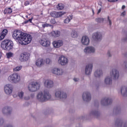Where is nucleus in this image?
<instances>
[{"label":"nucleus","instance_id":"nucleus-7","mask_svg":"<svg viewBox=\"0 0 127 127\" xmlns=\"http://www.w3.org/2000/svg\"><path fill=\"white\" fill-rule=\"evenodd\" d=\"M64 14H66V12L52 11L50 13V15L52 16V17H55V18H58V17H61V16H62V15H64Z\"/></svg>","mask_w":127,"mask_h":127},{"label":"nucleus","instance_id":"nucleus-10","mask_svg":"<svg viewBox=\"0 0 127 127\" xmlns=\"http://www.w3.org/2000/svg\"><path fill=\"white\" fill-rule=\"evenodd\" d=\"M40 44L44 47H49L50 46V41L48 40L47 39H42L39 41Z\"/></svg>","mask_w":127,"mask_h":127},{"label":"nucleus","instance_id":"nucleus-48","mask_svg":"<svg viewBox=\"0 0 127 127\" xmlns=\"http://www.w3.org/2000/svg\"><path fill=\"white\" fill-rule=\"evenodd\" d=\"M101 11H102V8H100L97 12V14H99V13H100V12H101Z\"/></svg>","mask_w":127,"mask_h":127},{"label":"nucleus","instance_id":"nucleus-31","mask_svg":"<svg viewBox=\"0 0 127 127\" xmlns=\"http://www.w3.org/2000/svg\"><path fill=\"white\" fill-rule=\"evenodd\" d=\"M57 8L59 10H62L64 8V6L62 3H59L58 5L57 6Z\"/></svg>","mask_w":127,"mask_h":127},{"label":"nucleus","instance_id":"nucleus-56","mask_svg":"<svg viewBox=\"0 0 127 127\" xmlns=\"http://www.w3.org/2000/svg\"><path fill=\"white\" fill-rule=\"evenodd\" d=\"M26 18H28V15H26Z\"/></svg>","mask_w":127,"mask_h":127},{"label":"nucleus","instance_id":"nucleus-11","mask_svg":"<svg viewBox=\"0 0 127 127\" xmlns=\"http://www.w3.org/2000/svg\"><path fill=\"white\" fill-rule=\"evenodd\" d=\"M55 96L59 99H66L67 98V94L61 91H57L55 93Z\"/></svg>","mask_w":127,"mask_h":127},{"label":"nucleus","instance_id":"nucleus-46","mask_svg":"<svg viewBox=\"0 0 127 127\" xmlns=\"http://www.w3.org/2000/svg\"><path fill=\"white\" fill-rule=\"evenodd\" d=\"M3 122H4L3 121V119H0V125H1V124H3Z\"/></svg>","mask_w":127,"mask_h":127},{"label":"nucleus","instance_id":"nucleus-3","mask_svg":"<svg viewBox=\"0 0 127 127\" xmlns=\"http://www.w3.org/2000/svg\"><path fill=\"white\" fill-rule=\"evenodd\" d=\"M51 98V95L49 94L48 90H44V93L42 92H40L37 96V99L40 102H46Z\"/></svg>","mask_w":127,"mask_h":127},{"label":"nucleus","instance_id":"nucleus-16","mask_svg":"<svg viewBox=\"0 0 127 127\" xmlns=\"http://www.w3.org/2000/svg\"><path fill=\"white\" fill-rule=\"evenodd\" d=\"M93 69V64H89L86 66L85 67V74L86 75H90L92 73Z\"/></svg>","mask_w":127,"mask_h":127},{"label":"nucleus","instance_id":"nucleus-19","mask_svg":"<svg viewBox=\"0 0 127 127\" xmlns=\"http://www.w3.org/2000/svg\"><path fill=\"white\" fill-rule=\"evenodd\" d=\"M52 71L53 74H55V75H58V76H60V75H62V74H63V70L60 69L58 68H55Z\"/></svg>","mask_w":127,"mask_h":127},{"label":"nucleus","instance_id":"nucleus-32","mask_svg":"<svg viewBox=\"0 0 127 127\" xmlns=\"http://www.w3.org/2000/svg\"><path fill=\"white\" fill-rule=\"evenodd\" d=\"M95 21L98 22V23H102L104 22V18H97L95 19Z\"/></svg>","mask_w":127,"mask_h":127},{"label":"nucleus","instance_id":"nucleus-38","mask_svg":"<svg viewBox=\"0 0 127 127\" xmlns=\"http://www.w3.org/2000/svg\"><path fill=\"white\" fill-rule=\"evenodd\" d=\"M107 20L109 22V25L111 26L112 25V20L110 19V16H108Z\"/></svg>","mask_w":127,"mask_h":127},{"label":"nucleus","instance_id":"nucleus-44","mask_svg":"<svg viewBox=\"0 0 127 127\" xmlns=\"http://www.w3.org/2000/svg\"><path fill=\"white\" fill-rule=\"evenodd\" d=\"M48 26H50V25L47 23L43 25V27H48Z\"/></svg>","mask_w":127,"mask_h":127},{"label":"nucleus","instance_id":"nucleus-28","mask_svg":"<svg viewBox=\"0 0 127 127\" xmlns=\"http://www.w3.org/2000/svg\"><path fill=\"white\" fill-rule=\"evenodd\" d=\"M73 18V15H70L68 16V17H67V18L64 19V23H69L70 21H71V19Z\"/></svg>","mask_w":127,"mask_h":127},{"label":"nucleus","instance_id":"nucleus-22","mask_svg":"<svg viewBox=\"0 0 127 127\" xmlns=\"http://www.w3.org/2000/svg\"><path fill=\"white\" fill-rule=\"evenodd\" d=\"M86 54L90 53H94L95 52V48L93 47H87L84 50Z\"/></svg>","mask_w":127,"mask_h":127},{"label":"nucleus","instance_id":"nucleus-50","mask_svg":"<svg viewBox=\"0 0 127 127\" xmlns=\"http://www.w3.org/2000/svg\"><path fill=\"white\" fill-rule=\"evenodd\" d=\"M122 9H125L126 8V6L123 5L122 7Z\"/></svg>","mask_w":127,"mask_h":127},{"label":"nucleus","instance_id":"nucleus-40","mask_svg":"<svg viewBox=\"0 0 127 127\" xmlns=\"http://www.w3.org/2000/svg\"><path fill=\"white\" fill-rule=\"evenodd\" d=\"M51 62V60L49 59H47L46 60V64H50V63Z\"/></svg>","mask_w":127,"mask_h":127},{"label":"nucleus","instance_id":"nucleus-41","mask_svg":"<svg viewBox=\"0 0 127 127\" xmlns=\"http://www.w3.org/2000/svg\"><path fill=\"white\" fill-rule=\"evenodd\" d=\"M109 2H116V1H118L119 0H107Z\"/></svg>","mask_w":127,"mask_h":127},{"label":"nucleus","instance_id":"nucleus-39","mask_svg":"<svg viewBox=\"0 0 127 127\" xmlns=\"http://www.w3.org/2000/svg\"><path fill=\"white\" fill-rule=\"evenodd\" d=\"M6 55L7 58H10V57H12V53H7Z\"/></svg>","mask_w":127,"mask_h":127},{"label":"nucleus","instance_id":"nucleus-4","mask_svg":"<svg viewBox=\"0 0 127 127\" xmlns=\"http://www.w3.org/2000/svg\"><path fill=\"white\" fill-rule=\"evenodd\" d=\"M0 47L3 50L9 51L13 47V42L10 40H4L1 43Z\"/></svg>","mask_w":127,"mask_h":127},{"label":"nucleus","instance_id":"nucleus-34","mask_svg":"<svg viewBox=\"0 0 127 127\" xmlns=\"http://www.w3.org/2000/svg\"><path fill=\"white\" fill-rule=\"evenodd\" d=\"M32 19H33V17H32L30 19H29L28 20H26L23 22V24H26L27 23H28L29 22H30V23H32Z\"/></svg>","mask_w":127,"mask_h":127},{"label":"nucleus","instance_id":"nucleus-12","mask_svg":"<svg viewBox=\"0 0 127 127\" xmlns=\"http://www.w3.org/2000/svg\"><path fill=\"white\" fill-rule=\"evenodd\" d=\"M82 99L83 101L85 102H89L91 101L92 97H91V94L89 92H84L82 95Z\"/></svg>","mask_w":127,"mask_h":127},{"label":"nucleus","instance_id":"nucleus-26","mask_svg":"<svg viewBox=\"0 0 127 127\" xmlns=\"http://www.w3.org/2000/svg\"><path fill=\"white\" fill-rule=\"evenodd\" d=\"M121 92L123 96H127V87L126 86L121 87Z\"/></svg>","mask_w":127,"mask_h":127},{"label":"nucleus","instance_id":"nucleus-30","mask_svg":"<svg viewBox=\"0 0 127 127\" xmlns=\"http://www.w3.org/2000/svg\"><path fill=\"white\" fill-rule=\"evenodd\" d=\"M116 126L117 127H123V122H122V120L118 119L116 121Z\"/></svg>","mask_w":127,"mask_h":127},{"label":"nucleus","instance_id":"nucleus-9","mask_svg":"<svg viewBox=\"0 0 127 127\" xmlns=\"http://www.w3.org/2000/svg\"><path fill=\"white\" fill-rule=\"evenodd\" d=\"M19 59L21 62L28 61L29 59V54L27 53H22L20 54Z\"/></svg>","mask_w":127,"mask_h":127},{"label":"nucleus","instance_id":"nucleus-21","mask_svg":"<svg viewBox=\"0 0 127 127\" xmlns=\"http://www.w3.org/2000/svg\"><path fill=\"white\" fill-rule=\"evenodd\" d=\"M92 38L94 40H101L102 39V34L100 32H96L93 34Z\"/></svg>","mask_w":127,"mask_h":127},{"label":"nucleus","instance_id":"nucleus-13","mask_svg":"<svg viewBox=\"0 0 127 127\" xmlns=\"http://www.w3.org/2000/svg\"><path fill=\"white\" fill-rule=\"evenodd\" d=\"M63 41L59 40L53 42V45L55 48H60L61 46H63Z\"/></svg>","mask_w":127,"mask_h":127},{"label":"nucleus","instance_id":"nucleus-27","mask_svg":"<svg viewBox=\"0 0 127 127\" xmlns=\"http://www.w3.org/2000/svg\"><path fill=\"white\" fill-rule=\"evenodd\" d=\"M11 12H12V9L10 7L5 8L3 11L4 14H10Z\"/></svg>","mask_w":127,"mask_h":127},{"label":"nucleus","instance_id":"nucleus-5","mask_svg":"<svg viewBox=\"0 0 127 127\" xmlns=\"http://www.w3.org/2000/svg\"><path fill=\"white\" fill-rule=\"evenodd\" d=\"M40 88V83L38 82L33 81L28 86V89L30 92H36Z\"/></svg>","mask_w":127,"mask_h":127},{"label":"nucleus","instance_id":"nucleus-29","mask_svg":"<svg viewBox=\"0 0 127 127\" xmlns=\"http://www.w3.org/2000/svg\"><path fill=\"white\" fill-rule=\"evenodd\" d=\"M71 36L73 38H76V37H78V33L75 30H72L71 33Z\"/></svg>","mask_w":127,"mask_h":127},{"label":"nucleus","instance_id":"nucleus-8","mask_svg":"<svg viewBox=\"0 0 127 127\" xmlns=\"http://www.w3.org/2000/svg\"><path fill=\"white\" fill-rule=\"evenodd\" d=\"M4 92L7 95H10L12 93L13 87L11 84H6L4 88Z\"/></svg>","mask_w":127,"mask_h":127},{"label":"nucleus","instance_id":"nucleus-36","mask_svg":"<svg viewBox=\"0 0 127 127\" xmlns=\"http://www.w3.org/2000/svg\"><path fill=\"white\" fill-rule=\"evenodd\" d=\"M23 92L22 91H21L20 92H18V96L20 99H21V98L23 97Z\"/></svg>","mask_w":127,"mask_h":127},{"label":"nucleus","instance_id":"nucleus-42","mask_svg":"<svg viewBox=\"0 0 127 127\" xmlns=\"http://www.w3.org/2000/svg\"><path fill=\"white\" fill-rule=\"evenodd\" d=\"M92 115H94L95 116H96V115H98V114H99V112L98 111H94L92 112Z\"/></svg>","mask_w":127,"mask_h":127},{"label":"nucleus","instance_id":"nucleus-37","mask_svg":"<svg viewBox=\"0 0 127 127\" xmlns=\"http://www.w3.org/2000/svg\"><path fill=\"white\" fill-rule=\"evenodd\" d=\"M50 23H52V24H55V23H56V21L55 20V19L52 18L50 20Z\"/></svg>","mask_w":127,"mask_h":127},{"label":"nucleus","instance_id":"nucleus-18","mask_svg":"<svg viewBox=\"0 0 127 127\" xmlns=\"http://www.w3.org/2000/svg\"><path fill=\"white\" fill-rule=\"evenodd\" d=\"M44 85L47 88H52L54 86V83L52 80L47 79L45 80Z\"/></svg>","mask_w":127,"mask_h":127},{"label":"nucleus","instance_id":"nucleus-47","mask_svg":"<svg viewBox=\"0 0 127 127\" xmlns=\"http://www.w3.org/2000/svg\"><path fill=\"white\" fill-rule=\"evenodd\" d=\"M107 55L109 56V57H111L112 56V55H111V52H110L109 51H108Z\"/></svg>","mask_w":127,"mask_h":127},{"label":"nucleus","instance_id":"nucleus-54","mask_svg":"<svg viewBox=\"0 0 127 127\" xmlns=\"http://www.w3.org/2000/svg\"><path fill=\"white\" fill-rule=\"evenodd\" d=\"M1 58V52L0 51V59Z\"/></svg>","mask_w":127,"mask_h":127},{"label":"nucleus","instance_id":"nucleus-17","mask_svg":"<svg viewBox=\"0 0 127 127\" xmlns=\"http://www.w3.org/2000/svg\"><path fill=\"white\" fill-rule=\"evenodd\" d=\"M81 43L83 45H89L90 39L87 36H83L81 39Z\"/></svg>","mask_w":127,"mask_h":127},{"label":"nucleus","instance_id":"nucleus-15","mask_svg":"<svg viewBox=\"0 0 127 127\" xmlns=\"http://www.w3.org/2000/svg\"><path fill=\"white\" fill-rule=\"evenodd\" d=\"M101 105L103 106H109V105H111L112 103H113V100L110 98H103L101 100Z\"/></svg>","mask_w":127,"mask_h":127},{"label":"nucleus","instance_id":"nucleus-2","mask_svg":"<svg viewBox=\"0 0 127 127\" xmlns=\"http://www.w3.org/2000/svg\"><path fill=\"white\" fill-rule=\"evenodd\" d=\"M110 76L107 77L105 79V83L107 84V85H111V84H112V77H113L114 80L119 79L120 73L117 69H114L110 72Z\"/></svg>","mask_w":127,"mask_h":127},{"label":"nucleus","instance_id":"nucleus-33","mask_svg":"<svg viewBox=\"0 0 127 127\" xmlns=\"http://www.w3.org/2000/svg\"><path fill=\"white\" fill-rule=\"evenodd\" d=\"M22 69V66H17L13 68L14 72H17V71H20Z\"/></svg>","mask_w":127,"mask_h":127},{"label":"nucleus","instance_id":"nucleus-25","mask_svg":"<svg viewBox=\"0 0 127 127\" xmlns=\"http://www.w3.org/2000/svg\"><path fill=\"white\" fill-rule=\"evenodd\" d=\"M103 75V71L101 69H98L94 72V76L96 78H100Z\"/></svg>","mask_w":127,"mask_h":127},{"label":"nucleus","instance_id":"nucleus-23","mask_svg":"<svg viewBox=\"0 0 127 127\" xmlns=\"http://www.w3.org/2000/svg\"><path fill=\"white\" fill-rule=\"evenodd\" d=\"M8 32V31L7 30V29H3L0 33V40H2V39H4V37L6 36V35L7 34Z\"/></svg>","mask_w":127,"mask_h":127},{"label":"nucleus","instance_id":"nucleus-35","mask_svg":"<svg viewBox=\"0 0 127 127\" xmlns=\"http://www.w3.org/2000/svg\"><path fill=\"white\" fill-rule=\"evenodd\" d=\"M5 110H6L7 112H8V114H10V111H9V110H10V107H5V108H3L2 110V112H3V111H4Z\"/></svg>","mask_w":127,"mask_h":127},{"label":"nucleus","instance_id":"nucleus-20","mask_svg":"<svg viewBox=\"0 0 127 127\" xmlns=\"http://www.w3.org/2000/svg\"><path fill=\"white\" fill-rule=\"evenodd\" d=\"M61 34V32L59 30L57 31H52L50 33L51 36L54 37V38H56V37H59Z\"/></svg>","mask_w":127,"mask_h":127},{"label":"nucleus","instance_id":"nucleus-14","mask_svg":"<svg viewBox=\"0 0 127 127\" xmlns=\"http://www.w3.org/2000/svg\"><path fill=\"white\" fill-rule=\"evenodd\" d=\"M58 62L61 64V65H66V64L68 63V59L63 56H62L59 58Z\"/></svg>","mask_w":127,"mask_h":127},{"label":"nucleus","instance_id":"nucleus-51","mask_svg":"<svg viewBox=\"0 0 127 127\" xmlns=\"http://www.w3.org/2000/svg\"><path fill=\"white\" fill-rule=\"evenodd\" d=\"M124 64H125V65L126 68H127V62H124Z\"/></svg>","mask_w":127,"mask_h":127},{"label":"nucleus","instance_id":"nucleus-49","mask_svg":"<svg viewBox=\"0 0 127 127\" xmlns=\"http://www.w3.org/2000/svg\"><path fill=\"white\" fill-rule=\"evenodd\" d=\"M73 80L75 82H77V81H79V79L78 78H74Z\"/></svg>","mask_w":127,"mask_h":127},{"label":"nucleus","instance_id":"nucleus-52","mask_svg":"<svg viewBox=\"0 0 127 127\" xmlns=\"http://www.w3.org/2000/svg\"><path fill=\"white\" fill-rule=\"evenodd\" d=\"M124 127H127V123H125V124H124Z\"/></svg>","mask_w":127,"mask_h":127},{"label":"nucleus","instance_id":"nucleus-1","mask_svg":"<svg viewBox=\"0 0 127 127\" xmlns=\"http://www.w3.org/2000/svg\"><path fill=\"white\" fill-rule=\"evenodd\" d=\"M12 36L16 41H18L21 45H27L31 42L32 36L31 35L22 32L19 30L13 31Z\"/></svg>","mask_w":127,"mask_h":127},{"label":"nucleus","instance_id":"nucleus-43","mask_svg":"<svg viewBox=\"0 0 127 127\" xmlns=\"http://www.w3.org/2000/svg\"><path fill=\"white\" fill-rule=\"evenodd\" d=\"M29 3H30L29 1H26L24 2V5H25V6L28 5H29Z\"/></svg>","mask_w":127,"mask_h":127},{"label":"nucleus","instance_id":"nucleus-6","mask_svg":"<svg viewBox=\"0 0 127 127\" xmlns=\"http://www.w3.org/2000/svg\"><path fill=\"white\" fill-rule=\"evenodd\" d=\"M8 80L12 83H18L20 81V76L18 75V73H14L8 77Z\"/></svg>","mask_w":127,"mask_h":127},{"label":"nucleus","instance_id":"nucleus-53","mask_svg":"<svg viewBox=\"0 0 127 127\" xmlns=\"http://www.w3.org/2000/svg\"><path fill=\"white\" fill-rule=\"evenodd\" d=\"M5 127H12V126H11V125H8Z\"/></svg>","mask_w":127,"mask_h":127},{"label":"nucleus","instance_id":"nucleus-45","mask_svg":"<svg viewBox=\"0 0 127 127\" xmlns=\"http://www.w3.org/2000/svg\"><path fill=\"white\" fill-rule=\"evenodd\" d=\"M126 15V11H124L122 13H121V16H125Z\"/></svg>","mask_w":127,"mask_h":127},{"label":"nucleus","instance_id":"nucleus-24","mask_svg":"<svg viewBox=\"0 0 127 127\" xmlns=\"http://www.w3.org/2000/svg\"><path fill=\"white\" fill-rule=\"evenodd\" d=\"M36 65L38 67H41V66L44 65V60L42 59H38L36 63Z\"/></svg>","mask_w":127,"mask_h":127},{"label":"nucleus","instance_id":"nucleus-55","mask_svg":"<svg viewBox=\"0 0 127 127\" xmlns=\"http://www.w3.org/2000/svg\"><path fill=\"white\" fill-rule=\"evenodd\" d=\"M13 96L14 98H15V97H16L17 96L15 95H13Z\"/></svg>","mask_w":127,"mask_h":127}]
</instances>
